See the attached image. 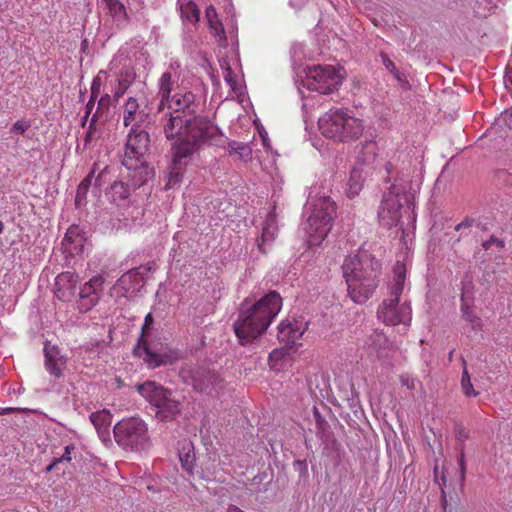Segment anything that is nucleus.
Returning <instances> with one entry per match:
<instances>
[{"label":"nucleus","instance_id":"f257e3e1","mask_svg":"<svg viewBox=\"0 0 512 512\" xmlns=\"http://www.w3.org/2000/svg\"><path fill=\"white\" fill-rule=\"evenodd\" d=\"M200 102L191 91H177L166 102L160 118L168 140H174L172 160L188 158L197 152L204 142L227 149L232 158L244 160L251 157L248 143L229 141L221 130L208 123L204 127L197 116Z\"/></svg>","mask_w":512,"mask_h":512},{"label":"nucleus","instance_id":"f03ea898","mask_svg":"<svg viewBox=\"0 0 512 512\" xmlns=\"http://www.w3.org/2000/svg\"><path fill=\"white\" fill-rule=\"evenodd\" d=\"M242 305L233 327L241 344L258 338L270 326L282 308V298L276 291H271L250 307Z\"/></svg>","mask_w":512,"mask_h":512},{"label":"nucleus","instance_id":"7ed1b4c3","mask_svg":"<svg viewBox=\"0 0 512 512\" xmlns=\"http://www.w3.org/2000/svg\"><path fill=\"white\" fill-rule=\"evenodd\" d=\"M342 270L352 301L365 303L378 287L380 263L368 255H353L344 260Z\"/></svg>","mask_w":512,"mask_h":512},{"label":"nucleus","instance_id":"20e7f679","mask_svg":"<svg viewBox=\"0 0 512 512\" xmlns=\"http://www.w3.org/2000/svg\"><path fill=\"white\" fill-rule=\"evenodd\" d=\"M320 132L335 142H349L360 137L363 121L347 108H331L318 119Z\"/></svg>","mask_w":512,"mask_h":512},{"label":"nucleus","instance_id":"39448f33","mask_svg":"<svg viewBox=\"0 0 512 512\" xmlns=\"http://www.w3.org/2000/svg\"><path fill=\"white\" fill-rule=\"evenodd\" d=\"M311 205L313 211L305 226L307 243L310 247L319 246L327 237L336 214L335 203L329 197H321Z\"/></svg>","mask_w":512,"mask_h":512},{"label":"nucleus","instance_id":"423d86ee","mask_svg":"<svg viewBox=\"0 0 512 512\" xmlns=\"http://www.w3.org/2000/svg\"><path fill=\"white\" fill-rule=\"evenodd\" d=\"M116 442L131 450L144 449L149 442L146 423L139 417L122 419L113 428Z\"/></svg>","mask_w":512,"mask_h":512},{"label":"nucleus","instance_id":"0eeeda50","mask_svg":"<svg viewBox=\"0 0 512 512\" xmlns=\"http://www.w3.org/2000/svg\"><path fill=\"white\" fill-rule=\"evenodd\" d=\"M341 83V76L331 65H313L305 69L303 86L310 91L329 94L336 91Z\"/></svg>","mask_w":512,"mask_h":512},{"label":"nucleus","instance_id":"6e6552de","mask_svg":"<svg viewBox=\"0 0 512 512\" xmlns=\"http://www.w3.org/2000/svg\"><path fill=\"white\" fill-rule=\"evenodd\" d=\"M154 324V318L151 313L145 316L144 324L142 326V335L139 341V345L142 347L145 357V362L151 367L156 368L162 365L173 364L180 358V354L177 350L169 349L163 353H158L152 350L150 344L147 341L149 330Z\"/></svg>","mask_w":512,"mask_h":512},{"label":"nucleus","instance_id":"1a4fd4ad","mask_svg":"<svg viewBox=\"0 0 512 512\" xmlns=\"http://www.w3.org/2000/svg\"><path fill=\"white\" fill-rule=\"evenodd\" d=\"M396 299H387L379 306L378 318L390 326H408L411 322V308L407 303L395 302Z\"/></svg>","mask_w":512,"mask_h":512},{"label":"nucleus","instance_id":"9d476101","mask_svg":"<svg viewBox=\"0 0 512 512\" xmlns=\"http://www.w3.org/2000/svg\"><path fill=\"white\" fill-rule=\"evenodd\" d=\"M401 195L393 189L384 194L378 211L380 223L388 228L396 226L401 219Z\"/></svg>","mask_w":512,"mask_h":512},{"label":"nucleus","instance_id":"9b49d317","mask_svg":"<svg viewBox=\"0 0 512 512\" xmlns=\"http://www.w3.org/2000/svg\"><path fill=\"white\" fill-rule=\"evenodd\" d=\"M181 75V63L178 60L170 62L167 70L162 73L158 79V92L159 98L158 112H162L165 108L166 102L171 98V92L174 85L177 83Z\"/></svg>","mask_w":512,"mask_h":512},{"label":"nucleus","instance_id":"f8f14e48","mask_svg":"<svg viewBox=\"0 0 512 512\" xmlns=\"http://www.w3.org/2000/svg\"><path fill=\"white\" fill-rule=\"evenodd\" d=\"M150 136L143 128H131L124 147V160H140L149 150Z\"/></svg>","mask_w":512,"mask_h":512},{"label":"nucleus","instance_id":"ddd939ff","mask_svg":"<svg viewBox=\"0 0 512 512\" xmlns=\"http://www.w3.org/2000/svg\"><path fill=\"white\" fill-rule=\"evenodd\" d=\"M105 278L103 275H96L86 282L80 289L77 307L80 312H88L99 302Z\"/></svg>","mask_w":512,"mask_h":512},{"label":"nucleus","instance_id":"4468645a","mask_svg":"<svg viewBox=\"0 0 512 512\" xmlns=\"http://www.w3.org/2000/svg\"><path fill=\"white\" fill-rule=\"evenodd\" d=\"M223 379L214 371L206 368H196L191 371V384L201 393L214 394L222 388Z\"/></svg>","mask_w":512,"mask_h":512},{"label":"nucleus","instance_id":"2eb2a0df","mask_svg":"<svg viewBox=\"0 0 512 512\" xmlns=\"http://www.w3.org/2000/svg\"><path fill=\"white\" fill-rule=\"evenodd\" d=\"M402 167L398 168L393 165L392 162H388L385 166V170L388 174V180L393 181L389 189H393L395 192L404 194L407 188L411 189L413 181V169L406 162H401Z\"/></svg>","mask_w":512,"mask_h":512},{"label":"nucleus","instance_id":"dca6fc26","mask_svg":"<svg viewBox=\"0 0 512 512\" xmlns=\"http://www.w3.org/2000/svg\"><path fill=\"white\" fill-rule=\"evenodd\" d=\"M79 278L71 271L60 273L55 279V296L61 301L70 300L76 291Z\"/></svg>","mask_w":512,"mask_h":512},{"label":"nucleus","instance_id":"f3484780","mask_svg":"<svg viewBox=\"0 0 512 512\" xmlns=\"http://www.w3.org/2000/svg\"><path fill=\"white\" fill-rule=\"evenodd\" d=\"M147 114L140 109L138 100L135 97H129L123 106V124L124 126H132L143 128L142 124L145 122Z\"/></svg>","mask_w":512,"mask_h":512},{"label":"nucleus","instance_id":"a211bd4d","mask_svg":"<svg viewBox=\"0 0 512 512\" xmlns=\"http://www.w3.org/2000/svg\"><path fill=\"white\" fill-rule=\"evenodd\" d=\"M45 367L46 370L55 377H61L65 369L66 359L60 355L56 346H50L48 343L44 346Z\"/></svg>","mask_w":512,"mask_h":512},{"label":"nucleus","instance_id":"6ab92c4d","mask_svg":"<svg viewBox=\"0 0 512 512\" xmlns=\"http://www.w3.org/2000/svg\"><path fill=\"white\" fill-rule=\"evenodd\" d=\"M137 391L152 405L159 406L171 392L153 381L137 385Z\"/></svg>","mask_w":512,"mask_h":512},{"label":"nucleus","instance_id":"aec40b11","mask_svg":"<svg viewBox=\"0 0 512 512\" xmlns=\"http://www.w3.org/2000/svg\"><path fill=\"white\" fill-rule=\"evenodd\" d=\"M90 421L94 425L100 439L105 444L110 442V426L112 423V414L109 410L103 409L90 415Z\"/></svg>","mask_w":512,"mask_h":512},{"label":"nucleus","instance_id":"412c9836","mask_svg":"<svg viewBox=\"0 0 512 512\" xmlns=\"http://www.w3.org/2000/svg\"><path fill=\"white\" fill-rule=\"evenodd\" d=\"M304 333L298 321H282L278 325V339L287 344H294Z\"/></svg>","mask_w":512,"mask_h":512},{"label":"nucleus","instance_id":"4be33fe9","mask_svg":"<svg viewBox=\"0 0 512 512\" xmlns=\"http://www.w3.org/2000/svg\"><path fill=\"white\" fill-rule=\"evenodd\" d=\"M156 416L162 421H169L180 413V403L172 398V393L167 395L159 406H156Z\"/></svg>","mask_w":512,"mask_h":512},{"label":"nucleus","instance_id":"5701e85b","mask_svg":"<svg viewBox=\"0 0 512 512\" xmlns=\"http://www.w3.org/2000/svg\"><path fill=\"white\" fill-rule=\"evenodd\" d=\"M406 278V267L402 262H397L394 267V283L390 287V298L399 302V297L404 290V282Z\"/></svg>","mask_w":512,"mask_h":512},{"label":"nucleus","instance_id":"b1692460","mask_svg":"<svg viewBox=\"0 0 512 512\" xmlns=\"http://www.w3.org/2000/svg\"><path fill=\"white\" fill-rule=\"evenodd\" d=\"M111 104H112V97L109 94H104L100 97V99L98 101L97 109H96L95 113L92 115L90 125H89V130L87 131V134H86V139H85L86 143H88L93 138V135H94L93 126H94L95 122L97 120H99L100 118H102V116L106 112H108Z\"/></svg>","mask_w":512,"mask_h":512},{"label":"nucleus","instance_id":"393cba45","mask_svg":"<svg viewBox=\"0 0 512 512\" xmlns=\"http://www.w3.org/2000/svg\"><path fill=\"white\" fill-rule=\"evenodd\" d=\"M277 232L276 217L274 213H269L265 220V225L262 229V234L258 240V248L262 253H265L264 245L275 238Z\"/></svg>","mask_w":512,"mask_h":512},{"label":"nucleus","instance_id":"a878e982","mask_svg":"<svg viewBox=\"0 0 512 512\" xmlns=\"http://www.w3.org/2000/svg\"><path fill=\"white\" fill-rule=\"evenodd\" d=\"M221 69L223 70V77L226 83L230 86L235 95L242 94V85L239 77L232 71L230 64L226 60L220 61Z\"/></svg>","mask_w":512,"mask_h":512},{"label":"nucleus","instance_id":"bb28decb","mask_svg":"<svg viewBox=\"0 0 512 512\" xmlns=\"http://www.w3.org/2000/svg\"><path fill=\"white\" fill-rule=\"evenodd\" d=\"M103 7L116 21H125L128 19L126 8L120 0H102Z\"/></svg>","mask_w":512,"mask_h":512},{"label":"nucleus","instance_id":"cd10ccee","mask_svg":"<svg viewBox=\"0 0 512 512\" xmlns=\"http://www.w3.org/2000/svg\"><path fill=\"white\" fill-rule=\"evenodd\" d=\"M180 15L184 21L195 23L199 20L200 11L194 2L183 0L180 3Z\"/></svg>","mask_w":512,"mask_h":512},{"label":"nucleus","instance_id":"c85d7f7f","mask_svg":"<svg viewBox=\"0 0 512 512\" xmlns=\"http://www.w3.org/2000/svg\"><path fill=\"white\" fill-rule=\"evenodd\" d=\"M106 74H107L106 71L101 70L99 72L98 76L92 82V85H91V95H90L88 103L86 104L84 119H88L90 114L92 113V110H93V108L95 106L96 99H97V97H98V95L100 93L101 75L106 76Z\"/></svg>","mask_w":512,"mask_h":512},{"label":"nucleus","instance_id":"c756f323","mask_svg":"<svg viewBox=\"0 0 512 512\" xmlns=\"http://www.w3.org/2000/svg\"><path fill=\"white\" fill-rule=\"evenodd\" d=\"M117 84L123 87H130L134 82L136 74L130 65H124L119 72L115 73Z\"/></svg>","mask_w":512,"mask_h":512},{"label":"nucleus","instance_id":"7c9ffc66","mask_svg":"<svg viewBox=\"0 0 512 512\" xmlns=\"http://www.w3.org/2000/svg\"><path fill=\"white\" fill-rule=\"evenodd\" d=\"M378 157V144L375 140H365L361 144L359 160H375Z\"/></svg>","mask_w":512,"mask_h":512},{"label":"nucleus","instance_id":"2f4dec72","mask_svg":"<svg viewBox=\"0 0 512 512\" xmlns=\"http://www.w3.org/2000/svg\"><path fill=\"white\" fill-rule=\"evenodd\" d=\"M206 17L210 26L212 33L215 36L224 35V28L222 23L218 20L216 10L213 6H210L206 9Z\"/></svg>","mask_w":512,"mask_h":512},{"label":"nucleus","instance_id":"473e14b6","mask_svg":"<svg viewBox=\"0 0 512 512\" xmlns=\"http://www.w3.org/2000/svg\"><path fill=\"white\" fill-rule=\"evenodd\" d=\"M183 172L182 162H172L165 189L174 188L180 182Z\"/></svg>","mask_w":512,"mask_h":512},{"label":"nucleus","instance_id":"72a5a7b5","mask_svg":"<svg viewBox=\"0 0 512 512\" xmlns=\"http://www.w3.org/2000/svg\"><path fill=\"white\" fill-rule=\"evenodd\" d=\"M348 185L349 188L347 193L349 197H354L359 194L362 188V178L360 171L357 168L352 169Z\"/></svg>","mask_w":512,"mask_h":512},{"label":"nucleus","instance_id":"f704fd0d","mask_svg":"<svg viewBox=\"0 0 512 512\" xmlns=\"http://www.w3.org/2000/svg\"><path fill=\"white\" fill-rule=\"evenodd\" d=\"M111 194L114 201L127 199L130 190L129 187L123 182H114L111 186Z\"/></svg>","mask_w":512,"mask_h":512},{"label":"nucleus","instance_id":"c9c22d12","mask_svg":"<svg viewBox=\"0 0 512 512\" xmlns=\"http://www.w3.org/2000/svg\"><path fill=\"white\" fill-rule=\"evenodd\" d=\"M461 388H462L463 393L467 397H476L479 394V392H477L473 388V385H472L471 379H470V375L466 368L464 369L463 374H462Z\"/></svg>","mask_w":512,"mask_h":512},{"label":"nucleus","instance_id":"e433bc0d","mask_svg":"<svg viewBox=\"0 0 512 512\" xmlns=\"http://www.w3.org/2000/svg\"><path fill=\"white\" fill-rule=\"evenodd\" d=\"M463 318L469 322L472 329L477 331L481 329V319L470 308L462 306Z\"/></svg>","mask_w":512,"mask_h":512},{"label":"nucleus","instance_id":"4c0bfd02","mask_svg":"<svg viewBox=\"0 0 512 512\" xmlns=\"http://www.w3.org/2000/svg\"><path fill=\"white\" fill-rule=\"evenodd\" d=\"M31 127V121L28 119L17 120L12 127L10 132L15 135H23Z\"/></svg>","mask_w":512,"mask_h":512},{"label":"nucleus","instance_id":"58836bf2","mask_svg":"<svg viewBox=\"0 0 512 512\" xmlns=\"http://www.w3.org/2000/svg\"><path fill=\"white\" fill-rule=\"evenodd\" d=\"M369 340H370V344L369 345L370 346H375V347L376 346H380L381 347L382 344H386L387 343L386 337L383 334L377 333V332L373 333Z\"/></svg>","mask_w":512,"mask_h":512},{"label":"nucleus","instance_id":"ea45409f","mask_svg":"<svg viewBox=\"0 0 512 512\" xmlns=\"http://www.w3.org/2000/svg\"><path fill=\"white\" fill-rule=\"evenodd\" d=\"M260 136L262 138L263 146L265 147L266 151L271 152L270 156L271 157H280V154L277 151H272L271 141L268 138L267 133H265V134L260 133ZM267 157H269V155Z\"/></svg>","mask_w":512,"mask_h":512},{"label":"nucleus","instance_id":"a19ab883","mask_svg":"<svg viewBox=\"0 0 512 512\" xmlns=\"http://www.w3.org/2000/svg\"><path fill=\"white\" fill-rule=\"evenodd\" d=\"M75 450V446L73 444L67 445L65 447L64 454L61 457H57L60 463L62 462H70L72 460L71 453Z\"/></svg>","mask_w":512,"mask_h":512},{"label":"nucleus","instance_id":"79ce46f5","mask_svg":"<svg viewBox=\"0 0 512 512\" xmlns=\"http://www.w3.org/2000/svg\"><path fill=\"white\" fill-rule=\"evenodd\" d=\"M381 63L390 72L396 67L394 62L389 58L385 52L380 53Z\"/></svg>","mask_w":512,"mask_h":512},{"label":"nucleus","instance_id":"37998d69","mask_svg":"<svg viewBox=\"0 0 512 512\" xmlns=\"http://www.w3.org/2000/svg\"><path fill=\"white\" fill-rule=\"evenodd\" d=\"M458 464L460 467V477H461V480L463 481L465 479V474H466L465 454H464L463 449H461V451H460Z\"/></svg>","mask_w":512,"mask_h":512},{"label":"nucleus","instance_id":"c03bdc74","mask_svg":"<svg viewBox=\"0 0 512 512\" xmlns=\"http://www.w3.org/2000/svg\"><path fill=\"white\" fill-rule=\"evenodd\" d=\"M76 230L77 227H70L65 234L64 240L68 242H74V236H77Z\"/></svg>","mask_w":512,"mask_h":512},{"label":"nucleus","instance_id":"a18cd8bd","mask_svg":"<svg viewBox=\"0 0 512 512\" xmlns=\"http://www.w3.org/2000/svg\"><path fill=\"white\" fill-rule=\"evenodd\" d=\"M127 89H128V87L119 86L117 84V88L115 89L114 94H113L114 99L117 101L120 97H122L124 95V93L126 92Z\"/></svg>","mask_w":512,"mask_h":512},{"label":"nucleus","instance_id":"49530a36","mask_svg":"<svg viewBox=\"0 0 512 512\" xmlns=\"http://www.w3.org/2000/svg\"><path fill=\"white\" fill-rule=\"evenodd\" d=\"M456 438H457L459 441L464 442L465 440H467V439L469 438V433H468V431H466L464 428H461V429H459V431L457 432Z\"/></svg>","mask_w":512,"mask_h":512},{"label":"nucleus","instance_id":"de8ad7c7","mask_svg":"<svg viewBox=\"0 0 512 512\" xmlns=\"http://www.w3.org/2000/svg\"><path fill=\"white\" fill-rule=\"evenodd\" d=\"M401 382L404 386H406L408 389H414L415 388V381L413 379L409 378H401Z\"/></svg>","mask_w":512,"mask_h":512},{"label":"nucleus","instance_id":"09e8293b","mask_svg":"<svg viewBox=\"0 0 512 512\" xmlns=\"http://www.w3.org/2000/svg\"><path fill=\"white\" fill-rule=\"evenodd\" d=\"M472 225V220H464L462 221L461 223H459L456 227H455V230L459 231L461 230L462 228L464 227H470Z\"/></svg>","mask_w":512,"mask_h":512},{"label":"nucleus","instance_id":"8fccbe9b","mask_svg":"<svg viewBox=\"0 0 512 512\" xmlns=\"http://www.w3.org/2000/svg\"><path fill=\"white\" fill-rule=\"evenodd\" d=\"M472 225V220H464L462 221L461 223H459L456 227H455V230L459 231L461 230L462 228L464 227H470Z\"/></svg>","mask_w":512,"mask_h":512},{"label":"nucleus","instance_id":"3c124183","mask_svg":"<svg viewBox=\"0 0 512 512\" xmlns=\"http://www.w3.org/2000/svg\"><path fill=\"white\" fill-rule=\"evenodd\" d=\"M58 464H60L57 458H54L51 463L47 466L46 471H52Z\"/></svg>","mask_w":512,"mask_h":512},{"label":"nucleus","instance_id":"603ef678","mask_svg":"<svg viewBox=\"0 0 512 512\" xmlns=\"http://www.w3.org/2000/svg\"><path fill=\"white\" fill-rule=\"evenodd\" d=\"M17 410H18L17 408H4L1 410L0 414L13 413Z\"/></svg>","mask_w":512,"mask_h":512},{"label":"nucleus","instance_id":"864d4df0","mask_svg":"<svg viewBox=\"0 0 512 512\" xmlns=\"http://www.w3.org/2000/svg\"><path fill=\"white\" fill-rule=\"evenodd\" d=\"M399 83H402L405 81V77H404V74L401 72L399 75H396L394 77Z\"/></svg>","mask_w":512,"mask_h":512},{"label":"nucleus","instance_id":"5fc2aeb1","mask_svg":"<svg viewBox=\"0 0 512 512\" xmlns=\"http://www.w3.org/2000/svg\"><path fill=\"white\" fill-rule=\"evenodd\" d=\"M90 175H88V177L79 185V189H78V192L83 188V187H86L85 185V182L89 179ZM78 196L79 194L77 195V198H76V202H78Z\"/></svg>","mask_w":512,"mask_h":512},{"label":"nucleus","instance_id":"6e6d98bb","mask_svg":"<svg viewBox=\"0 0 512 512\" xmlns=\"http://www.w3.org/2000/svg\"><path fill=\"white\" fill-rule=\"evenodd\" d=\"M506 79L512 85V69L507 73Z\"/></svg>","mask_w":512,"mask_h":512},{"label":"nucleus","instance_id":"4d7b16f0","mask_svg":"<svg viewBox=\"0 0 512 512\" xmlns=\"http://www.w3.org/2000/svg\"><path fill=\"white\" fill-rule=\"evenodd\" d=\"M390 73L395 77L396 75H399L401 72L397 67L394 68V70L390 71Z\"/></svg>","mask_w":512,"mask_h":512},{"label":"nucleus","instance_id":"13d9d810","mask_svg":"<svg viewBox=\"0 0 512 512\" xmlns=\"http://www.w3.org/2000/svg\"><path fill=\"white\" fill-rule=\"evenodd\" d=\"M188 459H189V455L186 456V459H185V462L184 460L181 458V461L183 463V466L186 467V465L188 464Z\"/></svg>","mask_w":512,"mask_h":512},{"label":"nucleus","instance_id":"bf43d9fd","mask_svg":"<svg viewBox=\"0 0 512 512\" xmlns=\"http://www.w3.org/2000/svg\"><path fill=\"white\" fill-rule=\"evenodd\" d=\"M441 481H442V485L445 486L446 485V478H445L444 474H442V476H441Z\"/></svg>","mask_w":512,"mask_h":512},{"label":"nucleus","instance_id":"052dcab7","mask_svg":"<svg viewBox=\"0 0 512 512\" xmlns=\"http://www.w3.org/2000/svg\"><path fill=\"white\" fill-rule=\"evenodd\" d=\"M114 65H115V60H113L111 63H110V70H112L114 68Z\"/></svg>","mask_w":512,"mask_h":512},{"label":"nucleus","instance_id":"680f3d73","mask_svg":"<svg viewBox=\"0 0 512 512\" xmlns=\"http://www.w3.org/2000/svg\"><path fill=\"white\" fill-rule=\"evenodd\" d=\"M146 166L144 165V162H141V165L139 166V169H145Z\"/></svg>","mask_w":512,"mask_h":512},{"label":"nucleus","instance_id":"e2e57ef3","mask_svg":"<svg viewBox=\"0 0 512 512\" xmlns=\"http://www.w3.org/2000/svg\"><path fill=\"white\" fill-rule=\"evenodd\" d=\"M88 119H84V117L82 118V125L85 126L86 125V122H87Z\"/></svg>","mask_w":512,"mask_h":512},{"label":"nucleus","instance_id":"0e129e2a","mask_svg":"<svg viewBox=\"0 0 512 512\" xmlns=\"http://www.w3.org/2000/svg\"><path fill=\"white\" fill-rule=\"evenodd\" d=\"M3 230V223L0 221V233L2 232Z\"/></svg>","mask_w":512,"mask_h":512},{"label":"nucleus","instance_id":"69168bd1","mask_svg":"<svg viewBox=\"0 0 512 512\" xmlns=\"http://www.w3.org/2000/svg\"><path fill=\"white\" fill-rule=\"evenodd\" d=\"M441 491H442V495H443V497L445 498V491H444V488H443V487L441 488Z\"/></svg>","mask_w":512,"mask_h":512},{"label":"nucleus","instance_id":"338daca9","mask_svg":"<svg viewBox=\"0 0 512 512\" xmlns=\"http://www.w3.org/2000/svg\"><path fill=\"white\" fill-rule=\"evenodd\" d=\"M434 473L437 474V467L434 468Z\"/></svg>","mask_w":512,"mask_h":512}]
</instances>
